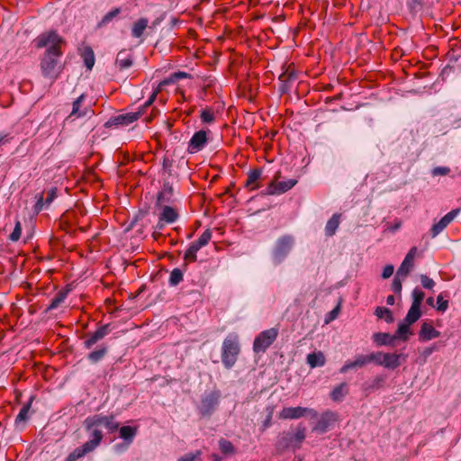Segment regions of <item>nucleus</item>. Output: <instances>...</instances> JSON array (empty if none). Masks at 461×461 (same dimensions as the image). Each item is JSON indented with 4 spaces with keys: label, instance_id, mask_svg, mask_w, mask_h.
Wrapping results in <instances>:
<instances>
[{
    "label": "nucleus",
    "instance_id": "1",
    "mask_svg": "<svg viewBox=\"0 0 461 461\" xmlns=\"http://www.w3.org/2000/svg\"><path fill=\"white\" fill-rule=\"evenodd\" d=\"M85 425L87 430H91L90 439L86 442L81 447L75 449L72 452L67 461H76L78 458L83 457L86 454L93 451L100 443L103 438L101 428H105L108 431H115L119 424L114 420L113 416H104L101 414H95L88 417L85 420Z\"/></svg>",
    "mask_w": 461,
    "mask_h": 461
},
{
    "label": "nucleus",
    "instance_id": "2",
    "mask_svg": "<svg viewBox=\"0 0 461 461\" xmlns=\"http://www.w3.org/2000/svg\"><path fill=\"white\" fill-rule=\"evenodd\" d=\"M240 352L239 344V336L235 333H230L223 340L221 347V361L223 366L230 369L237 362Z\"/></svg>",
    "mask_w": 461,
    "mask_h": 461
},
{
    "label": "nucleus",
    "instance_id": "3",
    "mask_svg": "<svg viewBox=\"0 0 461 461\" xmlns=\"http://www.w3.org/2000/svg\"><path fill=\"white\" fill-rule=\"evenodd\" d=\"M38 49L45 48V52L62 55L61 48L65 45L64 39L55 31H49L40 34L34 41Z\"/></svg>",
    "mask_w": 461,
    "mask_h": 461
},
{
    "label": "nucleus",
    "instance_id": "4",
    "mask_svg": "<svg viewBox=\"0 0 461 461\" xmlns=\"http://www.w3.org/2000/svg\"><path fill=\"white\" fill-rule=\"evenodd\" d=\"M62 55L52 54V52H44L41 59V70L43 77L55 80L60 71L61 64L59 58Z\"/></svg>",
    "mask_w": 461,
    "mask_h": 461
},
{
    "label": "nucleus",
    "instance_id": "5",
    "mask_svg": "<svg viewBox=\"0 0 461 461\" xmlns=\"http://www.w3.org/2000/svg\"><path fill=\"white\" fill-rule=\"evenodd\" d=\"M278 336V330L271 328L261 331L253 343V350L256 353H264L274 343Z\"/></svg>",
    "mask_w": 461,
    "mask_h": 461
},
{
    "label": "nucleus",
    "instance_id": "6",
    "mask_svg": "<svg viewBox=\"0 0 461 461\" xmlns=\"http://www.w3.org/2000/svg\"><path fill=\"white\" fill-rule=\"evenodd\" d=\"M162 196L160 193L158 196V205L159 207L158 221L157 223V229L161 230L165 224L174 223L178 218V212L176 209L168 205H162Z\"/></svg>",
    "mask_w": 461,
    "mask_h": 461
},
{
    "label": "nucleus",
    "instance_id": "7",
    "mask_svg": "<svg viewBox=\"0 0 461 461\" xmlns=\"http://www.w3.org/2000/svg\"><path fill=\"white\" fill-rule=\"evenodd\" d=\"M316 418L318 413L315 410L305 407H285L279 412V418L283 420H296L303 416Z\"/></svg>",
    "mask_w": 461,
    "mask_h": 461
},
{
    "label": "nucleus",
    "instance_id": "8",
    "mask_svg": "<svg viewBox=\"0 0 461 461\" xmlns=\"http://www.w3.org/2000/svg\"><path fill=\"white\" fill-rule=\"evenodd\" d=\"M209 131L201 130L196 131L192 138L190 139L188 142L187 150L190 154H194L199 151H201L207 140H208V135Z\"/></svg>",
    "mask_w": 461,
    "mask_h": 461
},
{
    "label": "nucleus",
    "instance_id": "9",
    "mask_svg": "<svg viewBox=\"0 0 461 461\" xmlns=\"http://www.w3.org/2000/svg\"><path fill=\"white\" fill-rule=\"evenodd\" d=\"M460 209H454L445 216H443L438 222L434 223L430 229L432 238L437 237L440 232H442L459 214Z\"/></svg>",
    "mask_w": 461,
    "mask_h": 461
},
{
    "label": "nucleus",
    "instance_id": "10",
    "mask_svg": "<svg viewBox=\"0 0 461 461\" xmlns=\"http://www.w3.org/2000/svg\"><path fill=\"white\" fill-rule=\"evenodd\" d=\"M293 243L294 240L290 236H284L278 240L274 251V258L276 263H279L289 253Z\"/></svg>",
    "mask_w": 461,
    "mask_h": 461
},
{
    "label": "nucleus",
    "instance_id": "11",
    "mask_svg": "<svg viewBox=\"0 0 461 461\" xmlns=\"http://www.w3.org/2000/svg\"><path fill=\"white\" fill-rule=\"evenodd\" d=\"M337 420V415L332 411L324 412L316 425L313 427V430L320 433H324L328 430L330 426Z\"/></svg>",
    "mask_w": 461,
    "mask_h": 461
},
{
    "label": "nucleus",
    "instance_id": "12",
    "mask_svg": "<svg viewBox=\"0 0 461 461\" xmlns=\"http://www.w3.org/2000/svg\"><path fill=\"white\" fill-rule=\"evenodd\" d=\"M297 181L294 179H288L285 181H279L276 183H272L268 186V194H281L288 190L292 189L295 185Z\"/></svg>",
    "mask_w": 461,
    "mask_h": 461
},
{
    "label": "nucleus",
    "instance_id": "13",
    "mask_svg": "<svg viewBox=\"0 0 461 461\" xmlns=\"http://www.w3.org/2000/svg\"><path fill=\"white\" fill-rule=\"evenodd\" d=\"M440 332L437 330L430 323L423 322L419 332V339L420 341H429L438 338Z\"/></svg>",
    "mask_w": 461,
    "mask_h": 461
},
{
    "label": "nucleus",
    "instance_id": "14",
    "mask_svg": "<svg viewBox=\"0 0 461 461\" xmlns=\"http://www.w3.org/2000/svg\"><path fill=\"white\" fill-rule=\"evenodd\" d=\"M401 359H405V357L402 354L384 353V367L388 369H395L401 365Z\"/></svg>",
    "mask_w": 461,
    "mask_h": 461
},
{
    "label": "nucleus",
    "instance_id": "15",
    "mask_svg": "<svg viewBox=\"0 0 461 461\" xmlns=\"http://www.w3.org/2000/svg\"><path fill=\"white\" fill-rule=\"evenodd\" d=\"M108 332L109 330L107 326L100 327L85 340V347L86 348H92L97 341L105 337L108 334Z\"/></svg>",
    "mask_w": 461,
    "mask_h": 461
},
{
    "label": "nucleus",
    "instance_id": "16",
    "mask_svg": "<svg viewBox=\"0 0 461 461\" xmlns=\"http://www.w3.org/2000/svg\"><path fill=\"white\" fill-rule=\"evenodd\" d=\"M132 65V57L127 51L122 50L117 54L115 66L120 70L129 68Z\"/></svg>",
    "mask_w": 461,
    "mask_h": 461
},
{
    "label": "nucleus",
    "instance_id": "17",
    "mask_svg": "<svg viewBox=\"0 0 461 461\" xmlns=\"http://www.w3.org/2000/svg\"><path fill=\"white\" fill-rule=\"evenodd\" d=\"M85 95L82 94L79 97L77 98V100L73 103L72 111L69 114V118H79L85 115H87V113L90 112L87 108L81 109V104L85 100Z\"/></svg>",
    "mask_w": 461,
    "mask_h": 461
},
{
    "label": "nucleus",
    "instance_id": "18",
    "mask_svg": "<svg viewBox=\"0 0 461 461\" xmlns=\"http://www.w3.org/2000/svg\"><path fill=\"white\" fill-rule=\"evenodd\" d=\"M396 336L385 332H377L373 335L374 342L378 346H393Z\"/></svg>",
    "mask_w": 461,
    "mask_h": 461
},
{
    "label": "nucleus",
    "instance_id": "19",
    "mask_svg": "<svg viewBox=\"0 0 461 461\" xmlns=\"http://www.w3.org/2000/svg\"><path fill=\"white\" fill-rule=\"evenodd\" d=\"M143 112H136V113H129L125 114L118 115L114 121L116 124H122V125H129L132 123L133 122L137 121Z\"/></svg>",
    "mask_w": 461,
    "mask_h": 461
},
{
    "label": "nucleus",
    "instance_id": "20",
    "mask_svg": "<svg viewBox=\"0 0 461 461\" xmlns=\"http://www.w3.org/2000/svg\"><path fill=\"white\" fill-rule=\"evenodd\" d=\"M149 25V20L147 18L138 19L131 27V35L134 38H140Z\"/></svg>",
    "mask_w": 461,
    "mask_h": 461
},
{
    "label": "nucleus",
    "instance_id": "21",
    "mask_svg": "<svg viewBox=\"0 0 461 461\" xmlns=\"http://www.w3.org/2000/svg\"><path fill=\"white\" fill-rule=\"evenodd\" d=\"M325 356L321 351L313 352L307 356V364L312 367L323 366L325 365Z\"/></svg>",
    "mask_w": 461,
    "mask_h": 461
},
{
    "label": "nucleus",
    "instance_id": "22",
    "mask_svg": "<svg viewBox=\"0 0 461 461\" xmlns=\"http://www.w3.org/2000/svg\"><path fill=\"white\" fill-rule=\"evenodd\" d=\"M411 325V324L404 321L401 322L398 326L396 333L394 334V336H396V339H398L403 341L407 340L409 337L412 334L410 328Z\"/></svg>",
    "mask_w": 461,
    "mask_h": 461
},
{
    "label": "nucleus",
    "instance_id": "23",
    "mask_svg": "<svg viewBox=\"0 0 461 461\" xmlns=\"http://www.w3.org/2000/svg\"><path fill=\"white\" fill-rule=\"evenodd\" d=\"M138 428L131 426H122L120 430V437L128 444L131 443L137 434Z\"/></svg>",
    "mask_w": 461,
    "mask_h": 461
},
{
    "label": "nucleus",
    "instance_id": "24",
    "mask_svg": "<svg viewBox=\"0 0 461 461\" xmlns=\"http://www.w3.org/2000/svg\"><path fill=\"white\" fill-rule=\"evenodd\" d=\"M261 173L262 172L260 169L250 170L248 174V178L246 180L245 185L251 190L257 189V182L260 178Z\"/></svg>",
    "mask_w": 461,
    "mask_h": 461
},
{
    "label": "nucleus",
    "instance_id": "25",
    "mask_svg": "<svg viewBox=\"0 0 461 461\" xmlns=\"http://www.w3.org/2000/svg\"><path fill=\"white\" fill-rule=\"evenodd\" d=\"M348 393V385L345 383L336 386L330 393V397L335 402H340Z\"/></svg>",
    "mask_w": 461,
    "mask_h": 461
},
{
    "label": "nucleus",
    "instance_id": "26",
    "mask_svg": "<svg viewBox=\"0 0 461 461\" xmlns=\"http://www.w3.org/2000/svg\"><path fill=\"white\" fill-rule=\"evenodd\" d=\"M340 214H334L327 222L325 227L326 235L332 236L335 234L339 225Z\"/></svg>",
    "mask_w": 461,
    "mask_h": 461
},
{
    "label": "nucleus",
    "instance_id": "27",
    "mask_svg": "<svg viewBox=\"0 0 461 461\" xmlns=\"http://www.w3.org/2000/svg\"><path fill=\"white\" fill-rule=\"evenodd\" d=\"M420 307L416 305H411L407 312V315L405 316L403 321L410 324H413L420 319Z\"/></svg>",
    "mask_w": 461,
    "mask_h": 461
},
{
    "label": "nucleus",
    "instance_id": "28",
    "mask_svg": "<svg viewBox=\"0 0 461 461\" xmlns=\"http://www.w3.org/2000/svg\"><path fill=\"white\" fill-rule=\"evenodd\" d=\"M202 249L197 241L192 242L186 251L185 252V259L188 261H195L196 260V253Z\"/></svg>",
    "mask_w": 461,
    "mask_h": 461
},
{
    "label": "nucleus",
    "instance_id": "29",
    "mask_svg": "<svg viewBox=\"0 0 461 461\" xmlns=\"http://www.w3.org/2000/svg\"><path fill=\"white\" fill-rule=\"evenodd\" d=\"M375 313L379 319H384L387 323H392L393 321L392 312L385 307H377Z\"/></svg>",
    "mask_w": 461,
    "mask_h": 461
},
{
    "label": "nucleus",
    "instance_id": "30",
    "mask_svg": "<svg viewBox=\"0 0 461 461\" xmlns=\"http://www.w3.org/2000/svg\"><path fill=\"white\" fill-rule=\"evenodd\" d=\"M413 264L414 262L404 258L402 263L401 264L400 267L397 270L398 276H402V277L407 276L411 269L412 268Z\"/></svg>",
    "mask_w": 461,
    "mask_h": 461
},
{
    "label": "nucleus",
    "instance_id": "31",
    "mask_svg": "<svg viewBox=\"0 0 461 461\" xmlns=\"http://www.w3.org/2000/svg\"><path fill=\"white\" fill-rule=\"evenodd\" d=\"M83 58L86 67L92 69L95 65V55L91 48H86L83 52Z\"/></svg>",
    "mask_w": 461,
    "mask_h": 461
},
{
    "label": "nucleus",
    "instance_id": "32",
    "mask_svg": "<svg viewBox=\"0 0 461 461\" xmlns=\"http://www.w3.org/2000/svg\"><path fill=\"white\" fill-rule=\"evenodd\" d=\"M305 438V428L304 427H298L294 434L290 438L291 443L294 444V446H297L303 442V440Z\"/></svg>",
    "mask_w": 461,
    "mask_h": 461
},
{
    "label": "nucleus",
    "instance_id": "33",
    "mask_svg": "<svg viewBox=\"0 0 461 461\" xmlns=\"http://www.w3.org/2000/svg\"><path fill=\"white\" fill-rule=\"evenodd\" d=\"M32 402V398L30 399V401L23 406V408L20 410L19 414L16 417L15 422H23L28 419V413L31 408V404Z\"/></svg>",
    "mask_w": 461,
    "mask_h": 461
},
{
    "label": "nucleus",
    "instance_id": "34",
    "mask_svg": "<svg viewBox=\"0 0 461 461\" xmlns=\"http://www.w3.org/2000/svg\"><path fill=\"white\" fill-rule=\"evenodd\" d=\"M183 280V273L179 268H174L169 276L170 285H177Z\"/></svg>",
    "mask_w": 461,
    "mask_h": 461
},
{
    "label": "nucleus",
    "instance_id": "35",
    "mask_svg": "<svg viewBox=\"0 0 461 461\" xmlns=\"http://www.w3.org/2000/svg\"><path fill=\"white\" fill-rule=\"evenodd\" d=\"M107 352V349L106 348H100L96 350H94L93 352H91L89 355H88V359L94 363H96L98 362L99 360H101L106 354Z\"/></svg>",
    "mask_w": 461,
    "mask_h": 461
},
{
    "label": "nucleus",
    "instance_id": "36",
    "mask_svg": "<svg viewBox=\"0 0 461 461\" xmlns=\"http://www.w3.org/2000/svg\"><path fill=\"white\" fill-rule=\"evenodd\" d=\"M121 13V9L120 8H115L112 11H110L109 13H107L104 17L103 19L101 20V22L99 23L98 26L99 27H102V26H104L106 24H108L114 17H116L119 14Z\"/></svg>",
    "mask_w": 461,
    "mask_h": 461
},
{
    "label": "nucleus",
    "instance_id": "37",
    "mask_svg": "<svg viewBox=\"0 0 461 461\" xmlns=\"http://www.w3.org/2000/svg\"><path fill=\"white\" fill-rule=\"evenodd\" d=\"M201 120L204 123H212L215 120V114L212 109L205 108L201 113Z\"/></svg>",
    "mask_w": 461,
    "mask_h": 461
},
{
    "label": "nucleus",
    "instance_id": "38",
    "mask_svg": "<svg viewBox=\"0 0 461 461\" xmlns=\"http://www.w3.org/2000/svg\"><path fill=\"white\" fill-rule=\"evenodd\" d=\"M411 297H412L411 305H416V306L420 307L421 303L424 299V293L420 289L415 288L411 293Z\"/></svg>",
    "mask_w": 461,
    "mask_h": 461
},
{
    "label": "nucleus",
    "instance_id": "39",
    "mask_svg": "<svg viewBox=\"0 0 461 461\" xmlns=\"http://www.w3.org/2000/svg\"><path fill=\"white\" fill-rule=\"evenodd\" d=\"M219 447L221 451L224 454H231L234 452L233 445L226 439H221L219 441Z\"/></svg>",
    "mask_w": 461,
    "mask_h": 461
},
{
    "label": "nucleus",
    "instance_id": "40",
    "mask_svg": "<svg viewBox=\"0 0 461 461\" xmlns=\"http://www.w3.org/2000/svg\"><path fill=\"white\" fill-rule=\"evenodd\" d=\"M21 234H22V225H21L20 221L16 220L14 229L13 232L10 234L9 239L12 241H18L21 238Z\"/></svg>",
    "mask_w": 461,
    "mask_h": 461
},
{
    "label": "nucleus",
    "instance_id": "41",
    "mask_svg": "<svg viewBox=\"0 0 461 461\" xmlns=\"http://www.w3.org/2000/svg\"><path fill=\"white\" fill-rule=\"evenodd\" d=\"M384 352H375L369 354V363L375 362L376 365L384 366Z\"/></svg>",
    "mask_w": 461,
    "mask_h": 461
},
{
    "label": "nucleus",
    "instance_id": "42",
    "mask_svg": "<svg viewBox=\"0 0 461 461\" xmlns=\"http://www.w3.org/2000/svg\"><path fill=\"white\" fill-rule=\"evenodd\" d=\"M212 239V232L210 230H206L203 232V234L196 240L197 243L203 247L206 246Z\"/></svg>",
    "mask_w": 461,
    "mask_h": 461
},
{
    "label": "nucleus",
    "instance_id": "43",
    "mask_svg": "<svg viewBox=\"0 0 461 461\" xmlns=\"http://www.w3.org/2000/svg\"><path fill=\"white\" fill-rule=\"evenodd\" d=\"M66 293L58 294L52 300L49 306L50 310L56 309L66 298Z\"/></svg>",
    "mask_w": 461,
    "mask_h": 461
},
{
    "label": "nucleus",
    "instance_id": "44",
    "mask_svg": "<svg viewBox=\"0 0 461 461\" xmlns=\"http://www.w3.org/2000/svg\"><path fill=\"white\" fill-rule=\"evenodd\" d=\"M448 308V301L444 300L443 296L439 294L437 298V310L438 312H444Z\"/></svg>",
    "mask_w": 461,
    "mask_h": 461
},
{
    "label": "nucleus",
    "instance_id": "45",
    "mask_svg": "<svg viewBox=\"0 0 461 461\" xmlns=\"http://www.w3.org/2000/svg\"><path fill=\"white\" fill-rule=\"evenodd\" d=\"M420 282L422 286L426 289H432L435 285V282L433 281V279L429 278L426 275L420 276Z\"/></svg>",
    "mask_w": 461,
    "mask_h": 461
},
{
    "label": "nucleus",
    "instance_id": "46",
    "mask_svg": "<svg viewBox=\"0 0 461 461\" xmlns=\"http://www.w3.org/2000/svg\"><path fill=\"white\" fill-rule=\"evenodd\" d=\"M354 362H355L356 367L364 366L365 365L369 363L368 355H366V356L359 355L356 357Z\"/></svg>",
    "mask_w": 461,
    "mask_h": 461
},
{
    "label": "nucleus",
    "instance_id": "47",
    "mask_svg": "<svg viewBox=\"0 0 461 461\" xmlns=\"http://www.w3.org/2000/svg\"><path fill=\"white\" fill-rule=\"evenodd\" d=\"M401 277H402V276H398V274L396 273V276L393 280L392 288H393V292H395V293H400L402 290Z\"/></svg>",
    "mask_w": 461,
    "mask_h": 461
},
{
    "label": "nucleus",
    "instance_id": "48",
    "mask_svg": "<svg viewBox=\"0 0 461 461\" xmlns=\"http://www.w3.org/2000/svg\"><path fill=\"white\" fill-rule=\"evenodd\" d=\"M450 172V169L447 167H437L432 170V175L434 176H446Z\"/></svg>",
    "mask_w": 461,
    "mask_h": 461
},
{
    "label": "nucleus",
    "instance_id": "49",
    "mask_svg": "<svg viewBox=\"0 0 461 461\" xmlns=\"http://www.w3.org/2000/svg\"><path fill=\"white\" fill-rule=\"evenodd\" d=\"M393 271H394V267L393 265L385 266L383 270V274H382L383 278H384V279L389 278L393 274Z\"/></svg>",
    "mask_w": 461,
    "mask_h": 461
},
{
    "label": "nucleus",
    "instance_id": "50",
    "mask_svg": "<svg viewBox=\"0 0 461 461\" xmlns=\"http://www.w3.org/2000/svg\"><path fill=\"white\" fill-rule=\"evenodd\" d=\"M437 349H438L437 347L435 345H433V346L423 348L420 354L426 359Z\"/></svg>",
    "mask_w": 461,
    "mask_h": 461
},
{
    "label": "nucleus",
    "instance_id": "51",
    "mask_svg": "<svg viewBox=\"0 0 461 461\" xmlns=\"http://www.w3.org/2000/svg\"><path fill=\"white\" fill-rule=\"evenodd\" d=\"M57 196V192H56V189L52 188L50 189L48 193H47V197L45 199V203L47 204H50L52 203V201L56 198Z\"/></svg>",
    "mask_w": 461,
    "mask_h": 461
},
{
    "label": "nucleus",
    "instance_id": "52",
    "mask_svg": "<svg viewBox=\"0 0 461 461\" xmlns=\"http://www.w3.org/2000/svg\"><path fill=\"white\" fill-rule=\"evenodd\" d=\"M355 362L354 361H349V362H347L340 369H339V372L341 374H345L347 373L348 370L350 369H353L355 368Z\"/></svg>",
    "mask_w": 461,
    "mask_h": 461
},
{
    "label": "nucleus",
    "instance_id": "53",
    "mask_svg": "<svg viewBox=\"0 0 461 461\" xmlns=\"http://www.w3.org/2000/svg\"><path fill=\"white\" fill-rule=\"evenodd\" d=\"M12 140L9 133L0 132V146L5 145Z\"/></svg>",
    "mask_w": 461,
    "mask_h": 461
},
{
    "label": "nucleus",
    "instance_id": "54",
    "mask_svg": "<svg viewBox=\"0 0 461 461\" xmlns=\"http://www.w3.org/2000/svg\"><path fill=\"white\" fill-rule=\"evenodd\" d=\"M416 254H417V248L416 247H413L411 248L409 252L407 253V255L405 256L406 258L411 260L412 262H414V258L416 257Z\"/></svg>",
    "mask_w": 461,
    "mask_h": 461
},
{
    "label": "nucleus",
    "instance_id": "55",
    "mask_svg": "<svg viewBox=\"0 0 461 461\" xmlns=\"http://www.w3.org/2000/svg\"><path fill=\"white\" fill-rule=\"evenodd\" d=\"M157 96V92H154L151 96L149 98V100L145 103L144 107H148L151 105V104L154 102L155 98Z\"/></svg>",
    "mask_w": 461,
    "mask_h": 461
},
{
    "label": "nucleus",
    "instance_id": "56",
    "mask_svg": "<svg viewBox=\"0 0 461 461\" xmlns=\"http://www.w3.org/2000/svg\"><path fill=\"white\" fill-rule=\"evenodd\" d=\"M157 96V92H154L151 96L149 98V100L145 103L144 107H148L151 105V104L154 102L155 98Z\"/></svg>",
    "mask_w": 461,
    "mask_h": 461
},
{
    "label": "nucleus",
    "instance_id": "57",
    "mask_svg": "<svg viewBox=\"0 0 461 461\" xmlns=\"http://www.w3.org/2000/svg\"><path fill=\"white\" fill-rule=\"evenodd\" d=\"M339 309V307L338 306V307H336L334 310H332L330 312V319H329V321L334 320L337 317Z\"/></svg>",
    "mask_w": 461,
    "mask_h": 461
},
{
    "label": "nucleus",
    "instance_id": "58",
    "mask_svg": "<svg viewBox=\"0 0 461 461\" xmlns=\"http://www.w3.org/2000/svg\"><path fill=\"white\" fill-rule=\"evenodd\" d=\"M394 302H395V298L393 295H388L387 298H386V303L388 305H393L394 304Z\"/></svg>",
    "mask_w": 461,
    "mask_h": 461
},
{
    "label": "nucleus",
    "instance_id": "59",
    "mask_svg": "<svg viewBox=\"0 0 461 461\" xmlns=\"http://www.w3.org/2000/svg\"><path fill=\"white\" fill-rule=\"evenodd\" d=\"M401 226H402L401 221H398L395 223V225L393 227L391 228V230L393 232V231L397 230L398 229H400Z\"/></svg>",
    "mask_w": 461,
    "mask_h": 461
},
{
    "label": "nucleus",
    "instance_id": "60",
    "mask_svg": "<svg viewBox=\"0 0 461 461\" xmlns=\"http://www.w3.org/2000/svg\"><path fill=\"white\" fill-rule=\"evenodd\" d=\"M187 74L185 73V72H180V73H177L175 75L176 77H178V78H183V77H186Z\"/></svg>",
    "mask_w": 461,
    "mask_h": 461
},
{
    "label": "nucleus",
    "instance_id": "61",
    "mask_svg": "<svg viewBox=\"0 0 461 461\" xmlns=\"http://www.w3.org/2000/svg\"><path fill=\"white\" fill-rule=\"evenodd\" d=\"M427 303L430 306H433L434 305V298L433 297H429L427 299Z\"/></svg>",
    "mask_w": 461,
    "mask_h": 461
},
{
    "label": "nucleus",
    "instance_id": "62",
    "mask_svg": "<svg viewBox=\"0 0 461 461\" xmlns=\"http://www.w3.org/2000/svg\"><path fill=\"white\" fill-rule=\"evenodd\" d=\"M195 456H193L189 459H182L181 461H194Z\"/></svg>",
    "mask_w": 461,
    "mask_h": 461
}]
</instances>
